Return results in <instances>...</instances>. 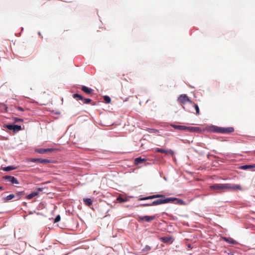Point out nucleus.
<instances>
[{
    "instance_id": "32",
    "label": "nucleus",
    "mask_w": 255,
    "mask_h": 255,
    "mask_svg": "<svg viewBox=\"0 0 255 255\" xmlns=\"http://www.w3.org/2000/svg\"><path fill=\"white\" fill-rule=\"evenodd\" d=\"M60 220V216L59 215H58L56 216V217L55 218L54 222L55 223L58 222Z\"/></svg>"
},
{
    "instance_id": "5",
    "label": "nucleus",
    "mask_w": 255,
    "mask_h": 255,
    "mask_svg": "<svg viewBox=\"0 0 255 255\" xmlns=\"http://www.w3.org/2000/svg\"><path fill=\"white\" fill-rule=\"evenodd\" d=\"M211 190H226V184H215L209 187Z\"/></svg>"
},
{
    "instance_id": "25",
    "label": "nucleus",
    "mask_w": 255,
    "mask_h": 255,
    "mask_svg": "<svg viewBox=\"0 0 255 255\" xmlns=\"http://www.w3.org/2000/svg\"><path fill=\"white\" fill-rule=\"evenodd\" d=\"M35 151L41 154H44L45 153V148H37L35 149Z\"/></svg>"
},
{
    "instance_id": "6",
    "label": "nucleus",
    "mask_w": 255,
    "mask_h": 255,
    "mask_svg": "<svg viewBox=\"0 0 255 255\" xmlns=\"http://www.w3.org/2000/svg\"><path fill=\"white\" fill-rule=\"evenodd\" d=\"M226 190H242V187L240 185H232L230 183L226 184Z\"/></svg>"
},
{
    "instance_id": "29",
    "label": "nucleus",
    "mask_w": 255,
    "mask_h": 255,
    "mask_svg": "<svg viewBox=\"0 0 255 255\" xmlns=\"http://www.w3.org/2000/svg\"><path fill=\"white\" fill-rule=\"evenodd\" d=\"M150 250H151V247L149 246L146 245L143 248V251H149Z\"/></svg>"
},
{
    "instance_id": "18",
    "label": "nucleus",
    "mask_w": 255,
    "mask_h": 255,
    "mask_svg": "<svg viewBox=\"0 0 255 255\" xmlns=\"http://www.w3.org/2000/svg\"><path fill=\"white\" fill-rule=\"evenodd\" d=\"M15 198V196L14 194H10L7 196L5 198H4L3 200L5 201H8L11 200Z\"/></svg>"
},
{
    "instance_id": "35",
    "label": "nucleus",
    "mask_w": 255,
    "mask_h": 255,
    "mask_svg": "<svg viewBox=\"0 0 255 255\" xmlns=\"http://www.w3.org/2000/svg\"><path fill=\"white\" fill-rule=\"evenodd\" d=\"M0 107H1V110H4L6 111L7 107L5 106V105H1Z\"/></svg>"
},
{
    "instance_id": "1",
    "label": "nucleus",
    "mask_w": 255,
    "mask_h": 255,
    "mask_svg": "<svg viewBox=\"0 0 255 255\" xmlns=\"http://www.w3.org/2000/svg\"><path fill=\"white\" fill-rule=\"evenodd\" d=\"M159 198H162V199H157L152 202V204L153 206L170 203L171 202V201L174 200V199L172 198H165V196L163 194H155L145 197L140 198L139 199V200H146Z\"/></svg>"
},
{
    "instance_id": "3",
    "label": "nucleus",
    "mask_w": 255,
    "mask_h": 255,
    "mask_svg": "<svg viewBox=\"0 0 255 255\" xmlns=\"http://www.w3.org/2000/svg\"><path fill=\"white\" fill-rule=\"evenodd\" d=\"M73 98L76 99L77 101L81 100L83 104H88L92 100L89 98H85L84 97L78 94H75L73 95Z\"/></svg>"
},
{
    "instance_id": "34",
    "label": "nucleus",
    "mask_w": 255,
    "mask_h": 255,
    "mask_svg": "<svg viewBox=\"0 0 255 255\" xmlns=\"http://www.w3.org/2000/svg\"><path fill=\"white\" fill-rule=\"evenodd\" d=\"M16 109H17L18 111H21V112H23L24 111V109L22 108L21 107H17L16 108Z\"/></svg>"
},
{
    "instance_id": "14",
    "label": "nucleus",
    "mask_w": 255,
    "mask_h": 255,
    "mask_svg": "<svg viewBox=\"0 0 255 255\" xmlns=\"http://www.w3.org/2000/svg\"><path fill=\"white\" fill-rule=\"evenodd\" d=\"M188 131H189L190 132H198L201 131V130L198 127H188Z\"/></svg>"
},
{
    "instance_id": "27",
    "label": "nucleus",
    "mask_w": 255,
    "mask_h": 255,
    "mask_svg": "<svg viewBox=\"0 0 255 255\" xmlns=\"http://www.w3.org/2000/svg\"><path fill=\"white\" fill-rule=\"evenodd\" d=\"M171 126L172 128H174L175 129H178V130H181V126L171 125Z\"/></svg>"
},
{
    "instance_id": "9",
    "label": "nucleus",
    "mask_w": 255,
    "mask_h": 255,
    "mask_svg": "<svg viewBox=\"0 0 255 255\" xmlns=\"http://www.w3.org/2000/svg\"><path fill=\"white\" fill-rule=\"evenodd\" d=\"M155 150L156 152L162 153H165L167 154H170L171 155H173L174 154V151L173 150H172L171 149L166 150H164L162 148H156L155 149Z\"/></svg>"
},
{
    "instance_id": "17",
    "label": "nucleus",
    "mask_w": 255,
    "mask_h": 255,
    "mask_svg": "<svg viewBox=\"0 0 255 255\" xmlns=\"http://www.w3.org/2000/svg\"><path fill=\"white\" fill-rule=\"evenodd\" d=\"M169 198H172L174 199L172 201H171V202H173L174 201H176V203L179 205H182L184 203V201L181 199H179L176 198H173V197H170Z\"/></svg>"
},
{
    "instance_id": "15",
    "label": "nucleus",
    "mask_w": 255,
    "mask_h": 255,
    "mask_svg": "<svg viewBox=\"0 0 255 255\" xmlns=\"http://www.w3.org/2000/svg\"><path fill=\"white\" fill-rule=\"evenodd\" d=\"M255 168V165H245L242 166L240 168L243 170L250 169Z\"/></svg>"
},
{
    "instance_id": "19",
    "label": "nucleus",
    "mask_w": 255,
    "mask_h": 255,
    "mask_svg": "<svg viewBox=\"0 0 255 255\" xmlns=\"http://www.w3.org/2000/svg\"><path fill=\"white\" fill-rule=\"evenodd\" d=\"M25 194L24 191L17 192L15 193V196L16 198V200H19L20 198V196Z\"/></svg>"
},
{
    "instance_id": "11",
    "label": "nucleus",
    "mask_w": 255,
    "mask_h": 255,
    "mask_svg": "<svg viewBox=\"0 0 255 255\" xmlns=\"http://www.w3.org/2000/svg\"><path fill=\"white\" fill-rule=\"evenodd\" d=\"M81 90L87 95H92L94 91L92 89L88 88L85 86H82Z\"/></svg>"
},
{
    "instance_id": "2",
    "label": "nucleus",
    "mask_w": 255,
    "mask_h": 255,
    "mask_svg": "<svg viewBox=\"0 0 255 255\" xmlns=\"http://www.w3.org/2000/svg\"><path fill=\"white\" fill-rule=\"evenodd\" d=\"M212 130L213 131L217 133H227L233 132L234 131V128L232 127L222 128L213 126L212 127Z\"/></svg>"
},
{
    "instance_id": "37",
    "label": "nucleus",
    "mask_w": 255,
    "mask_h": 255,
    "mask_svg": "<svg viewBox=\"0 0 255 255\" xmlns=\"http://www.w3.org/2000/svg\"><path fill=\"white\" fill-rule=\"evenodd\" d=\"M3 188L2 186H0V190H3Z\"/></svg>"
},
{
    "instance_id": "10",
    "label": "nucleus",
    "mask_w": 255,
    "mask_h": 255,
    "mask_svg": "<svg viewBox=\"0 0 255 255\" xmlns=\"http://www.w3.org/2000/svg\"><path fill=\"white\" fill-rule=\"evenodd\" d=\"M155 218V216H140L139 217V219L140 221L145 220L147 222H150L151 221L153 220Z\"/></svg>"
},
{
    "instance_id": "23",
    "label": "nucleus",
    "mask_w": 255,
    "mask_h": 255,
    "mask_svg": "<svg viewBox=\"0 0 255 255\" xmlns=\"http://www.w3.org/2000/svg\"><path fill=\"white\" fill-rule=\"evenodd\" d=\"M171 239V237H163L161 238L160 240L164 242V243H167L169 242Z\"/></svg>"
},
{
    "instance_id": "31",
    "label": "nucleus",
    "mask_w": 255,
    "mask_h": 255,
    "mask_svg": "<svg viewBox=\"0 0 255 255\" xmlns=\"http://www.w3.org/2000/svg\"><path fill=\"white\" fill-rule=\"evenodd\" d=\"M188 127H189L181 126V130H188Z\"/></svg>"
},
{
    "instance_id": "26",
    "label": "nucleus",
    "mask_w": 255,
    "mask_h": 255,
    "mask_svg": "<svg viewBox=\"0 0 255 255\" xmlns=\"http://www.w3.org/2000/svg\"><path fill=\"white\" fill-rule=\"evenodd\" d=\"M104 100L105 103L107 104L110 103V102L111 101V98L109 96H105L104 97Z\"/></svg>"
},
{
    "instance_id": "7",
    "label": "nucleus",
    "mask_w": 255,
    "mask_h": 255,
    "mask_svg": "<svg viewBox=\"0 0 255 255\" xmlns=\"http://www.w3.org/2000/svg\"><path fill=\"white\" fill-rule=\"evenodd\" d=\"M3 178L6 180L8 182H10L11 184H18L19 183L17 179L13 176H4Z\"/></svg>"
},
{
    "instance_id": "20",
    "label": "nucleus",
    "mask_w": 255,
    "mask_h": 255,
    "mask_svg": "<svg viewBox=\"0 0 255 255\" xmlns=\"http://www.w3.org/2000/svg\"><path fill=\"white\" fill-rule=\"evenodd\" d=\"M85 205L90 206L92 204V200L90 198H86L83 200Z\"/></svg>"
},
{
    "instance_id": "22",
    "label": "nucleus",
    "mask_w": 255,
    "mask_h": 255,
    "mask_svg": "<svg viewBox=\"0 0 255 255\" xmlns=\"http://www.w3.org/2000/svg\"><path fill=\"white\" fill-rule=\"evenodd\" d=\"M117 201L119 203H123L127 202L128 200L126 198H123L122 197L120 196L117 198Z\"/></svg>"
},
{
    "instance_id": "13",
    "label": "nucleus",
    "mask_w": 255,
    "mask_h": 255,
    "mask_svg": "<svg viewBox=\"0 0 255 255\" xmlns=\"http://www.w3.org/2000/svg\"><path fill=\"white\" fill-rule=\"evenodd\" d=\"M147 161L146 158H142L141 157L136 158L134 160V164L135 165H137L139 164L144 163Z\"/></svg>"
},
{
    "instance_id": "12",
    "label": "nucleus",
    "mask_w": 255,
    "mask_h": 255,
    "mask_svg": "<svg viewBox=\"0 0 255 255\" xmlns=\"http://www.w3.org/2000/svg\"><path fill=\"white\" fill-rule=\"evenodd\" d=\"M31 161L34 162H38L41 163H49L50 162L49 159L42 158H33L31 159Z\"/></svg>"
},
{
    "instance_id": "16",
    "label": "nucleus",
    "mask_w": 255,
    "mask_h": 255,
    "mask_svg": "<svg viewBox=\"0 0 255 255\" xmlns=\"http://www.w3.org/2000/svg\"><path fill=\"white\" fill-rule=\"evenodd\" d=\"M38 194H39V193L37 192H32L31 193L28 194L26 196V198L27 199L30 200V199H32L33 197H35L36 196H37L38 195Z\"/></svg>"
},
{
    "instance_id": "36",
    "label": "nucleus",
    "mask_w": 255,
    "mask_h": 255,
    "mask_svg": "<svg viewBox=\"0 0 255 255\" xmlns=\"http://www.w3.org/2000/svg\"><path fill=\"white\" fill-rule=\"evenodd\" d=\"M151 130L153 131V132L154 133L158 132V131L157 129H151Z\"/></svg>"
},
{
    "instance_id": "33",
    "label": "nucleus",
    "mask_w": 255,
    "mask_h": 255,
    "mask_svg": "<svg viewBox=\"0 0 255 255\" xmlns=\"http://www.w3.org/2000/svg\"><path fill=\"white\" fill-rule=\"evenodd\" d=\"M14 121L15 122H22L23 121V119L15 118L14 119Z\"/></svg>"
},
{
    "instance_id": "8",
    "label": "nucleus",
    "mask_w": 255,
    "mask_h": 255,
    "mask_svg": "<svg viewBox=\"0 0 255 255\" xmlns=\"http://www.w3.org/2000/svg\"><path fill=\"white\" fill-rule=\"evenodd\" d=\"M5 127L9 130H12L13 131H18L21 129L20 126L15 125H7Z\"/></svg>"
},
{
    "instance_id": "21",
    "label": "nucleus",
    "mask_w": 255,
    "mask_h": 255,
    "mask_svg": "<svg viewBox=\"0 0 255 255\" xmlns=\"http://www.w3.org/2000/svg\"><path fill=\"white\" fill-rule=\"evenodd\" d=\"M16 168L13 166H9L5 167L3 168V171H8L12 170H14Z\"/></svg>"
},
{
    "instance_id": "4",
    "label": "nucleus",
    "mask_w": 255,
    "mask_h": 255,
    "mask_svg": "<svg viewBox=\"0 0 255 255\" xmlns=\"http://www.w3.org/2000/svg\"><path fill=\"white\" fill-rule=\"evenodd\" d=\"M178 101L182 104L187 102H189L190 104H193V102L189 99V97L186 94L180 95L178 97Z\"/></svg>"
},
{
    "instance_id": "28",
    "label": "nucleus",
    "mask_w": 255,
    "mask_h": 255,
    "mask_svg": "<svg viewBox=\"0 0 255 255\" xmlns=\"http://www.w3.org/2000/svg\"><path fill=\"white\" fill-rule=\"evenodd\" d=\"M45 152H52L53 151H54L55 150V148H45Z\"/></svg>"
},
{
    "instance_id": "24",
    "label": "nucleus",
    "mask_w": 255,
    "mask_h": 255,
    "mask_svg": "<svg viewBox=\"0 0 255 255\" xmlns=\"http://www.w3.org/2000/svg\"><path fill=\"white\" fill-rule=\"evenodd\" d=\"M193 107L195 108L196 110V114L197 115H199L200 114V110L197 104H195L193 103V104H192Z\"/></svg>"
},
{
    "instance_id": "30",
    "label": "nucleus",
    "mask_w": 255,
    "mask_h": 255,
    "mask_svg": "<svg viewBox=\"0 0 255 255\" xmlns=\"http://www.w3.org/2000/svg\"><path fill=\"white\" fill-rule=\"evenodd\" d=\"M141 206H143V207H145V206H153L152 204V202L150 203H146V204H142L141 205Z\"/></svg>"
}]
</instances>
